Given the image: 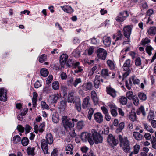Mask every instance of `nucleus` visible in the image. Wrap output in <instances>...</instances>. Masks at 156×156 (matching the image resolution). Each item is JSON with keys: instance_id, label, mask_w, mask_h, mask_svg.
<instances>
[{"instance_id": "nucleus-61", "label": "nucleus", "mask_w": 156, "mask_h": 156, "mask_svg": "<svg viewBox=\"0 0 156 156\" xmlns=\"http://www.w3.org/2000/svg\"><path fill=\"white\" fill-rule=\"evenodd\" d=\"M48 143L46 140L43 139L41 141V146H48Z\"/></svg>"}, {"instance_id": "nucleus-34", "label": "nucleus", "mask_w": 156, "mask_h": 156, "mask_svg": "<svg viewBox=\"0 0 156 156\" xmlns=\"http://www.w3.org/2000/svg\"><path fill=\"white\" fill-rule=\"evenodd\" d=\"M49 72L48 70L46 69H42L40 70V73L41 75L44 76H47Z\"/></svg>"}, {"instance_id": "nucleus-40", "label": "nucleus", "mask_w": 156, "mask_h": 156, "mask_svg": "<svg viewBox=\"0 0 156 156\" xmlns=\"http://www.w3.org/2000/svg\"><path fill=\"white\" fill-rule=\"evenodd\" d=\"M35 148L34 147L31 148L28 147L27 149V152L28 155H34V150Z\"/></svg>"}, {"instance_id": "nucleus-18", "label": "nucleus", "mask_w": 156, "mask_h": 156, "mask_svg": "<svg viewBox=\"0 0 156 156\" xmlns=\"http://www.w3.org/2000/svg\"><path fill=\"white\" fill-rule=\"evenodd\" d=\"M103 41L104 44L106 46H110L111 43V39L110 37L104 36L103 37Z\"/></svg>"}, {"instance_id": "nucleus-41", "label": "nucleus", "mask_w": 156, "mask_h": 156, "mask_svg": "<svg viewBox=\"0 0 156 156\" xmlns=\"http://www.w3.org/2000/svg\"><path fill=\"white\" fill-rule=\"evenodd\" d=\"M129 118L132 121H135L136 119V113L135 112H132L130 115Z\"/></svg>"}, {"instance_id": "nucleus-33", "label": "nucleus", "mask_w": 156, "mask_h": 156, "mask_svg": "<svg viewBox=\"0 0 156 156\" xmlns=\"http://www.w3.org/2000/svg\"><path fill=\"white\" fill-rule=\"evenodd\" d=\"M61 90L63 92L64 95H66L68 91V88L65 85H62L60 87Z\"/></svg>"}, {"instance_id": "nucleus-36", "label": "nucleus", "mask_w": 156, "mask_h": 156, "mask_svg": "<svg viewBox=\"0 0 156 156\" xmlns=\"http://www.w3.org/2000/svg\"><path fill=\"white\" fill-rule=\"evenodd\" d=\"M29 141L28 138L26 137H23L21 140L22 144L24 146H27L28 144Z\"/></svg>"}, {"instance_id": "nucleus-48", "label": "nucleus", "mask_w": 156, "mask_h": 156, "mask_svg": "<svg viewBox=\"0 0 156 156\" xmlns=\"http://www.w3.org/2000/svg\"><path fill=\"white\" fill-rule=\"evenodd\" d=\"M82 82L81 79L80 78H77L75 80L73 83V85L75 87H76L79 84L81 83Z\"/></svg>"}, {"instance_id": "nucleus-28", "label": "nucleus", "mask_w": 156, "mask_h": 156, "mask_svg": "<svg viewBox=\"0 0 156 156\" xmlns=\"http://www.w3.org/2000/svg\"><path fill=\"white\" fill-rule=\"evenodd\" d=\"M148 34L150 35H154L156 34V27H150L147 31Z\"/></svg>"}, {"instance_id": "nucleus-9", "label": "nucleus", "mask_w": 156, "mask_h": 156, "mask_svg": "<svg viewBox=\"0 0 156 156\" xmlns=\"http://www.w3.org/2000/svg\"><path fill=\"white\" fill-rule=\"evenodd\" d=\"M94 117L95 120L98 123H100L103 121V116L101 113L98 112L94 114Z\"/></svg>"}, {"instance_id": "nucleus-15", "label": "nucleus", "mask_w": 156, "mask_h": 156, "mask_svg": "<svg viewBox=\"0 0 156 156\" xmlns=\"http://www.w3.org/2000/svg\"><path fill=\"white\" fill-rule=\"evenodd\" d=\"M80 63L78 62H76L74 64V68L76 69L75 71V73H76L81 72L83 70V67L80 66Z\"/></svg>"}, {"instance_id": "nucleus-11", "label": "nucleus", "mask_w": 156, "mask_h": 156, "mask_svg": "<svg viewBox=\"0 0 156 156\" xmlns=\"http://www.w3.org/2000/svg\"><path fill=\"white\" fill-rule=\"evenodd\" d=\"M7 99L6 91L3 88L0 89V100L5 101Z\"/></svg>"}, {"instance_id": "nucleus-3", "label": "nucleus", "mask_w": 156, "mask_h": 156, "mask_svg": "<svg viewBox=\"0 0 156 156\" xmlns=\"http://www.w3.org/2000/svg\"><path fill=\"white\" fill-rule=\"evenodd\" d=\"M101 76L105 79H108L111 77L113 78L115 76V73L111 71H109L107 69H104L102 70L101 72Z\"/></svg>"}, {"instance_id": "nucleus-19", "label": "nucleus", "mask_w": 156, "mask_h": 156, "mask_svg": "<svg viewBox=\"0 0 156 156\" xmlns=\"http://www.w3.org/2000/svg\"><path fill=\"white\" fill-rule=\"evenodd\" d=\"M130 60L129 59H127L123 66V69L124 70L126 71L128 70L130 66Z\"/></svg>"}, {"instance_id": "nucleus-27", "label": "nucleus", "mask_w": 156, "mask_h": 156, "mask_svg": "<svg viewBox=\"0 0 156 156\" xmlns=\"http://www.w3.org/2000/svg\"><path fill=\"white\" fill-rule=\"evenodd\" d=\"M52 120L55 123H58L59 120L58 115L57 113L54 112L52 115Z\"/></svg>"}, {"instance_id": "nucleus-53", "label": "nucleus", "mask_w": 156, "mask_h": 156, "mask_svg": "<svg viewBox=\"0 0 156 156\" xmlns=\"http://www.w3.org/2000/svg\"><path fill=\"white\" fill-rule=\"evenodd\" d=\"M69 132L70 135L72 137H75L76 135V133L74 129L72 128L69 129Z\"/></svg>"}, {"instance_id": "nucleus-21", "label": "nucleus", "mask_w": 156, "mask_h": 156, "mask_svg": "<svg viewBox=\"0 0 156 156\" xmlns=\"http://www.w3.org/2000/svg\"><path fill=\"white\" fill-rule=\"evenodd\" d=\"M60 7L66 12L69 13L73 12V9L70 6L66 5L63 6H61Z\"/></svg>"}, {"instance_id": "nucleus-16", "label": "nucleus", "mask_w": 156, "mask_h": 156, "mask_svg": "<svg viewBox=\"0 0 156 156\" xmlns=\"http://www.w3.org/2000/svg\"><path fill=\"white\" fill-rule=\"evenodd\" d=\"M100 76L99 75H96L95 76V78L94 81V84L95 87L96 88H99L100 85Z\"/></svg>"}, {"instance_id": "nucleus-44", "label": "nucleus", "mask_w": 156, "mask_h": 156, "mask_svg": "<svg viewBox=\"0 0 156 156\" xmlns=\"http://www.w3.org/2000/svg\"><path fill=\"white\" fill-rule=\"evenodd\" d=\"M120 103L122 105H126L127 102V99L124 97H121L120 99Z\"/></svg>"}, {"instance_id": "nucleus-30", "label": "nucleus", "mask_w": 156, "mask_h": 156, "mask_svg": "<svg viewBox=\"0 0 156 156\" xmlns=\"http://www.w3.org/2000/svg\"><path fill=\"white\" fill-rule=\"evenodd\" d=\"M21 139L19 135H16L13 137L12 141L14 144H17L20 141Z\"/></svg>"}, {"instance_id": "nucleus-22", "label": "nucleus", "mask_w": 156, "mask_h": 156, "mask_svg": "<svg viewBox=\"0 0 156 156\" xmlns=\"http://www.w3.org/2000/svg\"><path fill=\"white\" fill-rule=\"evenodd\" d=\"M133 136L135 139L137 140H141L143 137V136L139 132H133Z\"/></svg>"}, {"instance_id": "nucleus-43", "label": "nucleus", "mask_w": 156, "mask_h": 156, "mask_svg": "<svg viewBox=\"0 0 156 156\" xmlns=\"http://www.w3.org/2000/svg\"><path fill=\"white\" fill-rule=\"evenodd\" d=\"M94 112V110L92 108H90L88 113L87 117L90 120H91L92 116Z\"/></svg>"}, {"instance_id": "nucleus-60", "label": "nucleus", "mask_w": 156, "mask_h": 156, "mask_svg": "<svg viewBox=\"0 0 156 156\" xmlns=\"http://www.w3.org/2000/svg\"><path fill=\"white\" fill-rule=\"evenodd\" d=\"M75 107L76 109L79 112H80L81 110V104L79 103H76L75 104Z\"/></svg>"}, {"instance_id": "nucleus-17", "label": "nucleus", "mask_w": 156, "mask_h": 156, "mask_svg": "<svg viewBox=\"0 0 156 156\" xmlns=\"http://www.w3.org/2000/svg\"><path fill=\"white\" fill-rule=\"evenodd\" d=\"M61 95L60 94H55L51 97L50 101L52 103H56L57 101L60 98Z\"/></svg>"}, {"instance_id": "nucleus-2", "label": "nucleus", "mask_w": 156, "mask_h": 156, "mask_svg": "<svg viewBox=\"0 0 156 156\" xmlns=\"http://www.w3.org/2000/svg\"><path fill=\"white\" fill-rule=\"evenodd\" d=\"M82 140L83 142H86L87 140L90 145H92L94 144V141L92 137L91 134L87 132H83L81 135Z\"/></svg>"}, {"instance_id": "nucleus-54", "label": "nucleus", "mask_w": 156, "mask_h": 156, "mask_svg": "<svg viewBox=\"0 0 156 156\" xmlns=\"http://www.w3.org/2000/svg\"><path fill=\"white\" fill-rule=\"evenodd\" d=\"M150 40L148 38H145L144 40H142L141 44L142 45H145L150 42Z\"/></svg>"}, {"instance_id": "nucleus-46", "label": "nucleus", "mask_w": 156, "mask_h": 156, "mask_svg": "<svg viewBox=\"0 0 156 156\" xmlns=\"http://www.w3.org/2000/svg\"><path fill=\"white\" fill-rule=\"evenodd\" d=\"M153 50V48L151 46H147L146 48V52L149 56L152 54L151 51Z\"/></svg>"}, {"instance_id": "nucleus-31", "label": "nucleus", "mask_w": 156, "mask_h": 156, "mask_svg": "<svg viewBox=\"0 0 156 156\" xmlns=\"http://www.w3.org/2000/svg\"><path fill=\"white\" fill-rule=\"evenodd\" d=\"M141 113H142L144 116L146 115V113L144 110V107L143 106H140L136 111L137 114L139 115Z\"/></svg>"}, {"instance_id": "nucleus-6", "label": "nucleus", "mask_w": 156, "mask_h": 156, "mask_svg": "<svg viewBox=\"0 0 156 156\" xmlns=\"http://www.w3.org/2000/svg\"><path fill=\"white\" fill-rule=\"evenodd\" d=\"M97 55L99 58L102 60H105L107 56V52L104 49L99 48L97 50Z\"/></svg>"}, {"instance_id": "nucleus-14", "label": "nucleus", "mask_w": 156, "mask_h": 156, "mask_svg": "<svg viewBox=\"0 0 156 156\" xmlns=\"http://www.w3.org/2000/svg\"><path fill=\"white\" fill-rule=\"evenodd\" d=\"M106 91L108 94H109L112 97H115L116 96V91L114 89L110 87H106Z\"/></svg>"}, {"instance_id": "nucleus-38", "label": "nucleus", "mask_w": 156, "mask_h": 156, "mask_svg": "<svg viewBox=\"0 0 156 156\" xmlns=\"http://www.w3.org/2000/svg\"><path fill=\"white\" fill-rule=\"evenodd\" d=\"M138 95L140 99L142 101H145L147 99L146 95L144 93L139 92L138 93Z\"/></svg>"}, {"instance_id": "nucleus-37", "label": "nucleus", "mask_w": 156, "mask_h": 156, "mask_svg": "<svg viewBox=\"0 0 156 156\" xmlns=\"http://www.w3.org/2000/svg\"><path fill=\"white\" fill-rule=\"evenodd\" d=\"M53 89L55 90H58L59 88V84L57 81L54 82L52 84Z\"/></svg>"}, {"instance_id": "nucleus-20", "label": "nucleus", "mask_w": 156, "mask_h": 156, "mask_svg": "<svg viewBox=\"0 0 156 156\" xmlns=\"http://www.w3.org/2000/svg\"><path fill=\"white\" fill-rule=\"evenodd\" d=\"M123 35L121 33V31L120 30L118 31L116 35H114L113 36V38L114 39L116 38L115 40V41L119 40H121L123 37Z\"/></svg>"}, {"instance_id": "nucleus-55", "label": "nucleus", "mask_w": 156, "mask_h": 156, "mask_svg": "<svg viewBox=\"0 0 156 156\" xmlns=\"http://www.w3.org/2000/svg\"><path fill=\"white\" fill-rule=\"evenodd\" d=\"M154 118V115L153 113L151 112L149 113L147 116V119L149 121H151Z\"/></svg>"}, {"instance_id": "nucleus-24", "label": "nucleus", "mask_w": 156, "mask_h": 156, "mask_svg": "<svg viewBox=\"0 0 156 156\" xmlns=\"http://www.w3.org/2000/svg\"><path fill=\"white\" fill-rule=\"evenodd\" d=\"M143 126L144 129L147 130L151 133H154V130L151 127V126L146 123H143Z\"/></svg>"}, {"instance_id": "nucleus-23", "label": "nucleus", "mask_w": 156, "mask_h": 156, "mask_svg": "<svg viewBox=\"0 0 156 156\" xmlns=\"http://www.w3.org/2000/svg\"><path fill=\"white\" fill-rule=\"evenodd\" d=\"M139 5L141 8L146 9L148 6L145 0H140L139 2Z\"/></svg>"}, {"instance_id": "nucleus-25", "label": "nucleus", "mask_w": 156, "mask_h": 156, "mask_svg": "<svg viewBox=\"0 0 156 156\" xmlns=\"http://www.w3.org/2000/svg\"><path fill=\"white\" fill-rule=\"evenodd\" d=\"M92 87V83L90 82H88L83 85V89L85 91H87L91 89Z\"/></svg>"}, {"instance_id": "nucleus-39", "label": "nucleus", "mask_w": 156, "mask_h": 156, "mask_svg": "<svg viewBox=\"0 0 156 156\" xmlns=\"http://www.w3.org/2000/svg\"><path fill=\"white\" fill-rule=\"evenodd\" d=\"M47 58V55L43 54L39 57V61L40 62L42 63L46 60Z\"/></svg>"}, {"instance_id": "nucleus-13", "label": "nucleus", "mask_w": 156, "mask_h": 156, "mask_svg": "<svg viewBox=\"0 0 156 156\" xmlns=\"http://www.w3.org/2000/svg\"><path fill=\"white\" fill-rule=\"evenodd\" d=\"M93 139L95 143H101L103 141V138L100 135L96 133L93 135Z\"/></svg>"}, {"instance_id": "nucleus-62", "label": "nucleus", "mask_w": 156, "mask_h": 156, "mask_svg": "<svg viewBox=\"0 0 156 156\" xmlns=\"http://www.w3.org/2000/svg\"><path fill=\"white\" fill-rule=\"evenodd\" d=\"M133 153L134 154H137L139 152L140 149V147H133Z\"/></svg>"}, {"instance_id": "nucleus-56", "label": "nucleus", "mask_w": 156, "mask_h": 156, "mask_svg": "<svg viewBox=\"0 0 156 156\" xmlns=\"http://www.w3.org/2000/svg\"><path fill=\"white\" fill-rule=\"evenodd\" d=\"M16 129L19 132L23 133L24 132L25 128L21 125H18Z\"/></svg>"}, {"instance_id": "nucleus-45", "label": "nucleus", "mask_w": 156, "mask_h": 156, "mask_svg": "<svg viewBox=\"0 0 156 156\" xmlns=\"http://www.w3.org/2000/svg\"><path fill=\"white\" fill-rule=\"evenodd\" d=\"M74 80L72 77H69L68 78L67 83L68 86H72L73 85Z\"/></svg>"}, {"instance_id": "nucleus-8", "label": "nucleus", "mask_w": 156, "mask_h": 156, "mask_svg": "<svg viewBox=\"0 0 156 156\" xmlns=\"http://www.w3.org/2000/svg\"><path fill=\"white\" fill-rule=\"evenodd\" d=\"M107 141L110 144H113L114 145L116 146L118 143L117 140L115 138L112 134H109L108 136Z\"/></svg>"}, {"instance_id": "nucleus-26", "label": "nucleus", "mask_w": 156, "mask_h": 156, "mask_svg": "<svg viewBox=\"0 0 156 156\" xmlns=\"http://www.w3.org/2000/svg\"><path fill=\"white\" fill-rule=\"evenodd\" d=\"M107 63L111 70H113L115 69V66L114 62L112 61L108 60L107 61Z\"/></svg>"}, {"instance_id": "nucleus-29", "label": "nucleus", "mask_w": 156, "mask_h": 156, "mask_svg": "<svg viewBox=\"0 0 156 156\" xmlns=\"http://www.w3.org/2000/svg\"><path fill=\"white\" fill-rule=\"evenodd\" d=\"M46 140L49 144H51L53 142V139L52 135L49 133L46 136Z\"/></svg>"}, {"instance_id": "nucleus-58", "label": "nucleus", "mask_w": 156, "mask_h": 156, "mask_svg": "<svg viewBox=\"0 0 156 156\" xmlns=\"http://www.w3.org/2000/svg\"><path fill=\"white\" fill-rule=\"evenodd\" d=\"M94 48L93 47H90L88 50L86 51L88 55H90L92 54L94 51Z\"/></svg>"}, {"instance_id": "nucleus-5", "label": "nucleus", "mask_w": 156, "mask_h": 156, "mask_svg": "<svg viewBox=\"0 0 156 156\" xmlns=\"http://www.w3.org/2000/svg\"><path fill=\"white\" fill-rule=\"evenodd\" d=\"M118 138L120 146H129V142L127 137H122V135H119L118 136Z\"/></svg>"}, {"instance_id": "nucleus-42", "label": "nucleus", "mask_w": 156, "mask_h": 156, "mask_svg": "<svg viewBox=\"0 0 156 156\" xmlns=\"http://www.w3.org/2000/svg\"><path fill=\"white\" fill-rule=\"evenodd\" d=\"M126 96L129 99L132 100L133 98V97L136 95H133L132 91H130L126 93Z\"/></svg>"}, {"instance_id": "nucleus-7", "label": "nucleus", "mask_w": 156, "mask_h": 156, "mask_svg": "<svg viewBox=\"0 0 156 156\" xmlns=\"http://www.w3.org/2000/svg\"><path fill=\"white\" fill-rule=\"evenodd\" d=\"M132 29V28L129 25L125 26L123 28L124 35L127 38L128 42L129 41Z\"/></svg>"}, {"instance_id": "nucleus-35", "label": "nucleus", "mask_w": 156, "mask_h": 156, "mask_svg": "<svg viewBox=\"0 0 156 156\" xmlns=\"http://www.w3.org/2000/svg\"><path fill=\"white\" fill-rule=\"evenodd\" d=\"M84 125L83 121L81 120L79 121L77 123V128L78 129H81L84 127Z\"/></svg>"}, {"instance_id": "nucleus-64", "label": "nucleus", "mask_w": 156, "mask_h": 156, "mask_svg": "<svg viewBox=\"0 0 156 156\" xmlns=\"http://www.w3.org/2000/svg\"><path fill=\"white\" fill-rule=\"evenodd\" d=\"M116 109H111L110 111L111 114L114 117H116L117 115Z\"/></svg>"}, {"instance_id": "nucleus-50", "label": "nucleus", "mask_w": 156, "mask_h": 156, "mask_svg": "<svg viewBox=\"0 0 156 156\" xmlns=\"http://www.w3.org/2000/svg\"><path fill=\"white\" fill-rule=\"evenodd\" d=\"M41 107L43 109H49L48 105L45 102L41 101Z\"/></svg>"}, {"instance_id": "nucleus-59", "label": "nucleus", "mask_w": 156, "mask_h": 156, "mask_svg": "<svg viewBox=\"0 0 156 156\" xmlns=\"http://www.w3.org/2000/svg\"><path fill=\"white\" fill-rule=\"evenodd\" d=\"M141 59L140 58H137L135 60V64L136 66H138L141 65Z\"/></svg>"}, {"instance_id": "nucleus-57", "label": "nucleus", "mask_w": 156, "mask_h": 156, "mask_svg": "<svg viewBox=\"0 0 156 156\" xmlns=\"http://www.w3.org/2000/svg\"><path fill=\"white\" fill-rule=\"evenodd\" d=\"M53 78V77L52 75H49L47 78L46 81V84H49L52 81Z\"/></svg>"}, {"instance_id": "nucleus-4", "label": "nucleus", "mask_w": 156, "mask_h": 156, "mask_svg": "<svg viewBox=\"0 0 156 156\" xmlns=\"http://www.w3.org/2000/svg\"><path fill=\"white\" fill-rule=\"evenodd\" d=\"M129 16L126 11H123L120 12L119 14L116 17L115 20L118 22H123L126 20V18Z\"/></svg>"}, {"instance_id": "nucleus-51", "label": "nucleus", "mask_w": 156, "mask_h": 156, "mask_svg": "<svg viewBox=\"0 0 156 156\" xmlns=\"http://www.w3.org/2000/svg\"><path fill=\"white\" fill-rule=\"evenodd\" d=\"M66 103L67 102L66 99L61 101L60 103V108H62L65 107L66 106Z\"/></svg>"}, {"instance_id": "nucleus-63", "label": "nucleus", "mask_w": 156, "mask_h": 156, "mask_svg": "<svg viewBox=\"0 0 156 156\" xmlns=\"http://www.w3.org/2000/svg\"><path fill=\"white\" fill-rule=\"evenodd\" d=\"M58 150L57 149H54L51 154V156H58L57 153Z\"/></svg>"}, {"instance_id": "nucleus-47", "label": "nucleus", "mask_w": 156, "mask_h": 156, "mask_svg": "<svg viewBox=\"0 0 156 156\" xmlns=\"http://www.w3.org/2000/svg\"><path fill=\"white\" fill-rule=\"evenodd\" d=\"M129 83H128V81L126 80V86L129 90L131 89V86L132 85V83L130 78L129 79Z\"/></svg>"}, {"instance_id": "nucleus-1", "label": "nucleus", "mask_w": 156, "mask_h": 156, "mask_svg": "<svg viewBox=\"0 0 156 156\" xmlns=\"http://www.w3.org/2000/svg\"><path fill=\"white\" fill-rule=\"evenodd\" d=\"M62 121L64 127L66 129H70L73 128L74 126V122H76L78 120L75 119L73 118L71 119H68L67 116H62Z\"/></svg>"}, {"instance_id": "nucleus-49", "label": "nucleus", "mask_w": 156, "mask_h": 156, "mask_svg": "<svg viewBox=\"0 0 156 156\" xmlns=\"http://www.w3.org/2000/svg\"><path fill=\"white\" fill-rule=\"evenodd\" d=\"M131 79L133 81L134 84H138L140 82V80L139 79L136 78L135 76H133L131 77Z\"/></svg>"}, {"instance_id": "nucleus-12", "label": "nucleus", "mask_w": 156, "mask_h": 156, "mask_svg": "<svg viewBox=\"0 0 156 156\" xmlns=\"http://www.w3.org/2000/svg\"><path fill=\"white\" fill-rule=\"evenodd\" d=\"M68 56L66 54H63L60 57V62L62 67H63Z\"/></svg>"}, {"instance_id": "nucleus-10", "label": "nucleus", "mask_w": 156, "mask_h": 156, "mask_svg": "<svg viewBox=\"0 0 156 156\" xmlns=\"http://www.w3.org/2000/svg\"><path fill=\"white\" fill-rule=\"evenodd\" d=\"M89 98L88 97L85 98L83 100L82 107L84 109H87L90 107L91 105L89 102Z\"/></svg>"}, {"instance_id": "nucleus-32", "label": "nucleus", "mask_w": 156, "mask_h": 156, "mask_svg": "<svg viewBox=\"0 0 156 156\" xmlns=\"http://www.w3.org/2000/svg\"><path fill=\"white\" fill-rule=\"evenodd\" d=\"M124 127V123L123 122H121L119 123V127L116 130V132L117 133H119L121 132L123 129Z\"/></svg>"}, {"instance_id": "nucleus-52", "label": "nucleus", "mask_w": 156, "mask_h": 156, "mask_svg": "<svg viewBox=\"0 0 156 156\" xmlns=\"http://www.w3.org/2000/svg\"><path fill=\"white\" fill-rule=\"evenodd\" d=\"M132 99L133 100V102L134 105L136 106L138 105L139 104V99L137 96L136 95L134 96Z\"/></svg>"}]
</instances>
